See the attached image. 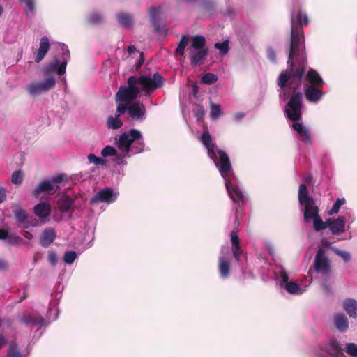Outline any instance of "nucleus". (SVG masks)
Segmentation results:
<instances>
[{
	"label": "nucleus",
	"mask_w": 357,
	"mask_h": 357,
	"mask_svg": "<svg viewBox=\"0 0 357 357\" xmlns=\"http://www.w3.org/2000/svg\"><path fill=\"white\" fill-rule=\"evenodd\" d=\"M307 15L299 10L291 15V45L287 64L289 70L282 71L278 79L280 99L284 102L291 98L285 108V114L292 121L291 127L298 141L306 146L312 144L310 128L299 120L301 118L302 93L296 92L301 86L307 66L303 26L308 24Z\"/></svg>",
	"instance_id": "obj_1"
},
{
	"label": "nucleus",
	"mask_w": 357,
	"mask_h": 357,
	"mask_svg": "<svg viewBox=\"0 0 357 357\" xmlns=\"http://www.w3.org/2000/svg\"><path fill=\"white\" fill-rule=\"evenodd\" d=\"M199 139L207 149L208 156L213 160L222 177L224 178L229 196L233 201L235 213L234 219L230 220L229 227L232 229L230 234L232 252L234 258L237 261H240L242 250L240 246V240L236 230L240 226L241 220L243 217L242 208L245 203V194L239 182L236 178H228L227 177L232 172L229 158L225 152L219 149L212 142V138L209 132L207 130H204Z\"/></svg>",
	"instance_id": "obj_2"
},
{
	"label": "nucleus",
	"mask_w": 357,
	"mask_h": 357,
	"mask_svg": "<svg viewBox=\"0 0 357 357\" xmlns=\"http://www.w3.org/2000/svg\"><path fill=\"white\" fill-rule=\"evenodd\" d=\"M164 79L158 72L152 75H132L128 79V86H121L116 94V112H127L132 121L143 122L146 119V110L140 101H135L139 95L149 96L163 86Z\"/></svg>",
	"instance_id": "obj_3"
},
{
	"label": "nucleus",
	"mask_w": 357,
	"mask_h": 357,
	"mask_svg": "<svg viewBox=\"0 0 357 357\" xmlns=\"http://www.w3.org/2000/svg\"><path fill=\"white\" fill-rule=\"evenodd\" d=\"M298 202L301 211L303 213L304 222H313V227L316 231H320L328 228L334 235L343 233L346 228V218L339 216L337 218H330L324 222L319 214V207L315 204L314 199L309 196L305 184H301L298 190Z\"/></svg>",
	"instance_id": "obj_4"
},
{
	"label": "nucleus",
	"mask_w": 357,
	"mask_h": 357,
	"mask_svg": "<svg viewBox=\"0 0 357 357\" xmlns=\"http://www.w3.org/2000/svg\"><path fill=\"white\" fill-rule=\"evenodd\" d=\"M118 149L123 157L142 153L144 149V137L142 132L135 128L121 134L116 141Z\"/></svg>",
	"instance_id": "obj_5"
},
{
	"label": "nucleus",
	"mask_w": 357,
	"mask_h": 357,
	"mask_svg": "<svg viewBox=\"0 0 357 357\" xmlns=\"http://www.w3.org/2000/svg\"><path fill=\"white\" fill-rule=\"evenodd\" d=\"M189 58L192 66H200L204 63L208 54L206 38L201 35L193 36L188 48Z\"/></svg>",
	"instance_id": "obj_6"
},
{
	"label": "nucleus",
	"mask_w": 357,
	"mask_h": 357,
	"mask_svg": "<svg viewBox=\"0 0 357 357\" xmlns=\"http://www.w3.org/2000/svg\"><path fill=\"white\" fill-rule=\"evenodd\" d=\"M277 282L289 294L301 295L307 289V286H301L294 281L289 282V274L282 266H276L273 270Z\"/></svg>",
	"instance_id": "obj_7"
},
{
	"label": "nucleus",
	"mask_w": 357,
	"mask_h": 357,
	"mask_svg": "<svg viewBox=\"0 0 357 357\" xmlns=\"http://www.w3.org/2000/svg\"><path fill=\"white\" fill-rule=\"evenodd\" d=\"M62 52L61 59L54 57L51 61L48 62L43 68V72L45 74L50 73H56L59 75L66 73V66L70 59V54L68 46L63 43H58Z\"/></svg>",
	"instance_id": "obj_8"
},
{
	"label": "nucleus",
	"mask_w": 357,
	"mask_h": 357,
	"mask_svg": "<svg viewBox=\"0 0 357 357\" xmlns=\"http://www.w3.org/2000/svg\"><path fill=\"white\" fill-rule=\"evenodd\" d=\"M317 357H345L338 341L331 338L319 344L314 350Z\"/></svg>",
	"instance_id": "obj_9"
},
{
	"label": "nucleus",
	"mask_w": 357,
	"mask_h": 357,
	"mask_svg": "<svg viewBox=\"0 0 357 357\" xmlns=\"http://www.w3.org/2000/svg\"><path fill=\"white\" fill-rule=\"evenodd\" d=\"M63 175H56L50 179L42 180L32 191L34 197H38L41 193L52 194L59 188V185L63 181Z\"/></svg>",
	"instance_id": "obj_10"
},
{
	"label": "nucleus",
	"mask_w": 357,
	"mask_h": 357,
	"mask_svg": "<svg viewBox=\"0 0 357 357\" xmlns=\"http://www.w3.org/2000/svg\"><path fill=\"white\" fill-rule=\"evenodd\" d=\"M56 79L50 75L43 81H34L26 86V90L31 96L41 95L54 88Z\"/></svg>",
	"instance_id": "obj_11"
},
{
	"label": "nucleus",
	"mask_w": 357,
	"mask_h": 357,
	"mask_svg": "<svg viewBox=\"0 0 357 357\" xmlns=\"http://www.w3.org/2000/svg\"><path fill=\"white\" fill-rule=\"evenodd\" d=\"M314 268L317 273L328 275L331 273V262L325 251L320 248L314 259Z\"/></svg>",
	"instance_id": "obj_12"
},
{
	"label": "nucleus",
	"mask_w": 357,
	"mask_h": 357,
	"mask_svg": "<svg viewBox=\"0 0 357 357\" xmlns=\"http://www.w3.org/2000/svg\"><path fill=\"white\" fill-rule=\"evenodd\" d=\"M119 192L110 188H105L101 189L91 198L90 203L94 204L96 203L104 202L110 204L114 202L118 197Z\"/></svg>",
	"instance_id": "obj_13"
},
{
	"label": "nucleus",
	"mask_w": 357,
	"mask_h": 357,
	"mask_svg": "<svg viewBox=\"0 0 357 357\" xmlns=\"http://www.w3.org/2000/svg\"><path fill=\"white\" fill-rule=\"evenodd\" d=\"M321 88V86L306 85L305 87V98L312 103L319 102L325 95Z\"/></svg>",
	"instance_id": "obj_14"
},
{
	"label": "nucleus",
	"mask_w": 357,
	"mask_h": 357,
	"mask_svg": "<svg viewBox=\"0 0 357 357\" xmlns=\"http://www.w3.org/2000/svg\"><path fill=\"white\" fill-rule=\"evenodd\" d=\"M333 324L335 328L340 333H346L349 328V318L343 312L334 314Z\"/></svg>",
	"instance_id": "obj_15"
},
{
	"label": "nucleus",
	"mask_w": 357,
	"mask_h": 357,
	"mask_svg": "<svg viewBox=\"0 0 357 357\" xmlns=\"http://www.w3.org/2000/svg\"><path fill=\"white\" fill-rule=\"evenodd\" d=\"M162 12V8L160 6L153 7L149 10V15L151 17V23L155 30L160 33H165L166 29L163 25H160L158 23V19Z\"/></svg>",
	"instance_id": "obj_16"
},
{
	"label": "nucleus",
	"mask_w": 357,
	"mask_h": 357,
	"mask_svg": "<svg viewBox=\"0 0 357 357\" xmlns=\"http://www.w3.org/2000/svg\"><path fill=\"white\" fill-rule=\"evenodd\" d=\"M342 307L350 318H357V300L346 298L342 301Z\"/></svg>",
	"instance_id": "obj_17"
},
{
	"label": "nucleus",
	"mask_w": 357,
	"mask_h": 357,
	"mask_svg": "<svg viewBox=\"0 0 357 357\" xmlns=\"http://www.w3.org/2000/svg\"><path fill=\"white\" fill-rule=\"evenodd\" d=\"M324 82L319 74L314 69H310L305 76V87L306 85L322 86Z\"/></svg>",
	"instance_id": "obj_18"
},
{
	"label": "nucleus",
	"mask_w": 357,
	"mask_h": 357,
	"mask_svg": "<svg viewBox=\"0 0 357 357\" xmlns=\"http://www.w3.org/2000/svg\"><path fill=\"white\" fill-rule=\"evenodd\" d=\"M33 212L37 217L41 220H44L50 215L52 207L50 203L47 202H42L34 206Z\"/></svg>",
	"instance_id": "obj_19"
},
{
	"label": "nucleus",
	"mask_w": 357,
	"mask_h": 357,
	"mask_svg": "<svg viewBox=\"0 0 357 357\" xmlns=\"http://www.w3.org/2000/svg\"><path fill=\"white\" fill-rule=\"evenodd\" d=\"M101 155L103 158L115 156L114 161L118 165H126V161L125 157H123V153L118 154L116 149L112 146H106L101 151Z\"/></svg>",
	"instance_id": "obj_20"
},
{
	"label": "nucleus",
	"mask_w": 357,
	"mask_h": 357,
	"mask_svg": "<svg viewBox=\"0 0 357 357\" xmlns=\"http://www.w3.org/2000/svg\"><path fill=\"white\" fill-rule=\"evenodd\" d=\"M13 213L16 220L17 225L19 227L22 229H28L29 224L27 221L29 220V217L21 207H17L13 211Z\"/></svg>",
	"instance_id": "obj_21"
},
{
	"label": "nucleus",
	"mask_w": 357,
	"mask_h": 357,
	"mask_svg": "<svg viewBox=\"0 0 357 357\" xmlns=\"http://www.w3.org/2000/svg\"><path fill=\"white\" fill-rule=\"evenodd\" d=\"M50 46L48 38L47 36L42 37L40 40L37 54L35 57V61L36 63L40 62L44 59L50 49Z\"/></svg>",
	"instance_id": "obj_22"
},
{
	"label": "nucleus",
	"mask_w": 357,
	"mask_h": 357,
	"mask_svg": "<svg viewBox=\"0 0 357 357\" xmlns=\"http://www.w3.org/2000/svg\"><path fill=\"white\" fill-rule=\"evenodd\" d=\"M218 271L221 278L226 279L229 276L230 265L228 256L222 255L220 257Z\"/></svg>",
	"instance_id": "obj_23"
},
{
	"label": "nucleus",
	"mask_w": 357,
	"mask_h": 357,
	"mask_svg": "<svg viewBox=\"0 0 357 357\" xmlns=\"http://www.w3.org/2000/svg\"><path fill=\"white\" fill-rule=\"evenodd\" d=\"M55 238L56 232L53 229H45L40 236V243L43 247L47 248L53 243Z\"/></svg>",
	"instance_id": "obj_24"
},
{
	"label": "nucleus",
	"mask_w": 357,
	"mask_h": 357,
	"mask_svg": "<svg viewBox=\"0 0 357 357\" xmlns=\"http://www.w3.org/2000/svg\"><path fill=\"white\" fill-rule=\"evenodd\" d=\"M20 321L26 326L30 324L40 326L47 325L45 320L41 316L24 315L21 317Z\"/></svg>",
	"instance_id": "obj_25"
},
{
	"label": "nucleus",
	"mask_w": 357,
	"mask_h": 357,
	"mask_svg": "<svg viewBox=\"0 0 357 357\" xmlns=\"http://www.w3.org/2000/svg\"><path fill=\"white\" fill-rule=\"evenodd\" d=\"M120 115L116 112L114 116H110L107 118V126L109 129L117 130L122 126L123 122L119 119Z\"/></svg>",
	"instance_id": "obj_26"
},
{
	"label": "nucleus",
	"mask_w": 357,
	"mask_h": 357,
	"mask_svg": "<svg viewBox=\"0 0 357 357\" xmlns=\"http://www.w3.org/2000/svg\"><path fill=\"white\" fill-rule=\"evenodd\" d=\"M118 22L124 27H130L133 24L132 16L126 13H121L117 15Z\"/></svg>",
	"instance_id": "obj_27"
},
{
	"label": "nucleus",
	"mask_w": 357,
	"mask_h": 357,
	"mask_svg": "<svg viewBox=\"0 0 357 357\" xmlns=\"http://www.w3.org/2000/svg\"><path fill=\"white\" fill-rule=\"evenodd\" d=\"M189 43V36L183 35L181 37V39L178 45L177 48L176 49L175 54L176 55L183 56L185 54V50L188 45Z\"/></svg>",
	"instance_id": "obj_28"
},
{
	"label": "nucleus",
	"mask_w": 357,
	"mask_h": 357,
	"mask_svg": "<svg viewBox=\"0 0 357 357\" xmlns=\"http://www.w3.org/2000/svg\"><path fill=\"white\" fill-rule=\"evenodd\" d=\"M346 203L344 198H338L333 204V207L328 211L329 215H333L339 212L340 207Z\"/></svg>",
	"instance_id": "obj_29"
},
{
	"label": "nucleus",
	"mask_w": 357,
	"mask_h": 357,
	"mask_svg": "<svg viewBox=\"0 0 357 357\" xmlns=\"http://www.w3.org/2000/svg\"><path fill=\"white\" fill-rule=\"evenodd\" d=\"M221 107L220 105L213 104L211 105L210 116L212 120H217L221 115Z\"/></svg>",
	"instance_id": "obj_30"
},
{
	"label": "nucleus",
	"mask_w": 357,
	"mask_h": 357,
	"mask_svg": "<svg viewBox=\"0 0 357 357\" xmlns=\"http://www.w3.org/2000/svg\"><path fill=\"white\" fill-rule=\"evenodd\" d=\"M332 250L338 256H340L344 262H349L351 259V255L350 252L340 250L335 247L332 248Z\"/></svg>",
	"instance_id": "obj_31"
},
{
	"label": "nucleus",
	"mask_w": 357,
	"mask_h": 357,
	"mask_svg": "<svg viewBox=\"0 0 357 357\" xmlns=\"http://www.w3.org/2000/svg\"><path fill=\"white\" fill-rule=\"evenodd\" d=\"M218 80V76L211 73H205L202 77V83L205 84H213Z\"/></svg>",
	"instance_id": "obj_32"
},
{
	"label": "nucleus",
	"mask_w": 357,
	"mask_h": 357,
	"mask_svg": "<svg viewBox=\"0 0 357 357\" xmlns=\"http://www.w3.org/2000/svg\"><path fill=\"white\" fill-rule=\"evenodd\" d=\"M214 47L215 49H218L222 54H226L229 52V41L226 40L222 43H215Z\"/></svg>",
	"instance_id": "obj_33"
},
{
	"label": "nucleus",
	"mask_w": 357,
	"mask_h": 357,
	"mask_svg": "<svg viewBox=\"0 0 357 357\" xmlns=\"http://www.w3.org/2000/svg\"><path fill=\"white\" fill-rule=\"evenodd\" d=\"M24 175L20 170L15 171L11 176V182L15 185H20L23 181Z\"/></svg>",
	"instance_id": "obj_34"
},
{
	"label": "nucleus",
	"mask_w": 357,
	"mask_h": 357,
	"mask_svg": "<svg viewBox=\"0 0 357 357\" xmlns=\"http://www.w3.org/2000/svg\"><path fill=\"white\" fill-rule=\"evenodd\" d=\"M70 199H62L59 201V208L63 212H66L72 206Z\"/></svg>",
	"instance_id": "obj_35"
},
{
	"label": "nucleus",
	"mask_w": 357,
	"mask_h": 357,
	"mask_svg": "<svg viewBox=\"0 0 357 357\" xmlns=\"http://www.w3.org/2000/svg\"><path fill=\"white\" fill-rule=\"evenodd\" d=\"M7 357H22V354L15 344L9 346Z\"/></svg>",
	"instance_id": "obj_36"
},
{
	"label": "nucleus",
	"mask_w": 357,
	"mask_h": 357,
	"mask_svg": "<svg viewBox=\"0 0 357 357\" xmlns=\"http://www.w3.org/2000/svg\"><path fill=\"white\" fill-rule=\"evenodd\" d=\"M77 258V253L74 251H67L64 253L63 260L66 264H71Z\"/></svg>",
	"instance_id": "obj_37"
},
{
	"label": "nucleus",
	"mask_w": 357,
	"mask_h": 357,
	"mask_svg": "<svg viewBox=\"0 0 357 357\" xmlns=\"http://www.w3.org/2000/svg\"><path fill=\"white\" fill-rule=\"evenodd\" d=\"M346 352L351 357H357V344L355 343H347Z\"/></svg>",
	"instance_id": "obj_38"
},
{
	"label": "nucleus",
	"mask_w": 357,
	"mask_h": 357,
	"mask_svg": "<svg viewBox=\"0 0 357 357\" xmlns=\"http://www.w3.org/2000/svg\"><path fill=\"white\" fill-rule=\"evenodd\" d=\"M26 6V15L28 17H32L35 15L36 6H35V1H29L28 3H24Z\"/></svg>",
	"instance_id": "obj_39"
},
{
	"label": "nucleus",
	"mask_w": 357,
	"mask_h": 357,
	"mask_svg": "<svg viewBox=\"0 0 357 357\" xmlns=\"http://www.w3.org/2000/svg\"><path fill=\"white\" fill-rule=\"evenodd\" d=\"M88 160L90 163H93L95 165H105V162L103 159L96 156L93 153H90L88 155Z\"/></svg>",
	"instance_id": "obj_40"
},
{
	"label": "nucleus",
	"mask_w": 357,
	"mask_h": 357,
	"mask_svg": "<svg viewBox=\"0 0 357 357\" xmlns=\"http://www.w3.org/2000/svg\"><path fill=\"white\" fill-rule=\"evenodd\" d=\"M102 20V16L98 13H93L89 16V21L91 24H96L101 22Z\"/></svg>",
	"instance_id": "obj_41"
},
{
	"label": "nucleus",
	"mask_w": 357,
	"mask_h": 357,
	"mask_svg": "<svg viewBox=\"0 0 357 357\" xmlns=\"http://www.w3.org/2000/svg\"><path fill=\"white\" fill-rule=\"evenodd\" d=\"M59 315V311L58 309L54 308V309H50L47 313V319L50 321H54L57 319Z\"/></svg>",
	"instance_id": "obj_42"
},
{
	"label": "nucleus",
	"mask_w": 357,
	"mask_h": 357,
	"mask_svg": "<svg viewBox=\"0 0 357 357\" xmlns=\"http://www.w3.org/2000/svg\"><path fill=\"white\" fill-rule=\"evenodd\" d=\"M48 261L49 262L53 265L55 266L57 263V255L55 252L51 251L48 253Z\"/></svg>",
	"instance_id": "obj_43"
},
{
	"label": "nucleus",
	"mask_w": 357,
	"mask_h": 357,
	"mask_svg": "<svg viewBox=\"0 0 357 357\" xmlns=\"http://www.w3.org/2000/svg\"><path fill=\"white\" fill-rule=\"evenodd\" d=\"M267 56L268 59L273 62L275 63L276 61V54L274 51V50L271 47L268 48L267 50Z\"/></svg>",
	"instance_id": "obj_44"
},
{
	"label": "nucleus",
	"mask_w": 357,
	"mask_h": 357,
	"mask_svg": "<svg viewBox=\"0 0 357 357\" xmlns=\"http://www.w3.org/2000/svg\"><path fill=\"white\" fill-rule=\"evenodd\" d=\"M245 116V114L243 112H237V113H235L233 116V119L234 121H241Z\"/></svg>",
	"instance_id": "obj_45"
},
{
	"label": "nucleus",
	"mask_w": 357,
	"mask_h": 357,
	"mask_svg": "<svg viewBox=\"0 0 357 357\" xmlns=\"http://www.w3.org/2000/svg\"><path fill=\"white\" fill-rule=\"evenodd\" d=\"M266 250L267 252H268V254L271 255V256H273L274 253H275V248H274V246L271 244V243H266Z\"/></svg>",
	"instance_id": "obj_46"
},
{
	"label": "nucleus",
	"mask_w": 357,
	"mask_h": 357,
	"mask_svg": "<svg viewBox=\"0 0 357 357\" xmlns=\"http://www.w3.org/2000/svg\"><path fill=\"white\" fill-rule=\"evenodd\" d=\"M6 197V192L4 188L0 186V204L2 203Z\"/></svg>",
	"instance_id": "obj_47"
},
{
	"label": "nucleus",
	"mask_w": 357,
	"mask_h": 357,
	"mask_svg": "<svg viewBox=\"0 0 357 357\" xmlns=\"http://www.w3.org/2000/svg\"><path fill=\"white\" fill-rule=\"evenodd\" d=\"M27 223L29 224V227L31 226V227H38L39 225L38 220L35 218H29Z\"/></svg>",
	"instance_id": "obj_48"
},
{
	"label": "nucleus",
	"mask_w": 357,
	"mask_h": 357,
	"mask_svg": "<svg viewBox=\"0 0 357 357\" xmlns=\"http://www.w3.org/2000/svg\"><path fill=\"white\" fill-rule=\"evenodd\" d=\"M8 238V233L7 231L3 229H0V239L5 240Z\"/></svg>",
	"instance_id": "obj_49"
},
{
	"label": "nucleus",
	"mask_w": 357,
	"mask_h": 357,
	"mask_svg": "<svg viewBox=\"0 0 357 357\" xmlns=\"http://www.w3.org/2000/svg\"><path fill=\"white\" fill-rule=\"evenodd\" d=\"M139 56H140V59H139V61L137 62V63L136 64V69L139 68L141 67L142 63L144 62L143 53L142 52L139 53Z\"/></svg>",
	"instance_id": "obj_50"
},
{
	"label": "nucleus",
	"mask_w": 357,
	"mask_h": 357,
	"mask_svg": "<svg viewBox=\"0 0 357 357\" xmlns=\"http://www.w3.org/2000/svg\"><path fill=\"white\" fill-rule=\"evenodd\" d=\"M127 51H128V53L129 54H132V53L135 52V51H136V47H135V45H130V46L128 47Z\"/></svg>",
	"instance_id": "obj_51"
},
{
	"label": "nucleus",
	"mask_w": 357,
	"mask_h": 357,
	"mask_svg": "<svg viewBox=\"0 0 357 357\" xmlns=\"http://www.w3.org/2000/svg\"><path fill=\"white\" fill-rule=\"evenodd\" d=\"M6 343H7L6 339L3 336L0 335V348H1Z\"/></svg>",
	"instance_id": "obj_52"
},
{
	"label": "nucleus",
	"mask_w": 357,
	"mask_h": 357,
	"mask_svg": "<svg viewBox=\"0 0 357 357\" xmlns=\"http://www.w3.org/2000/svg\"><path fill=\"white\" fill-rule=\"evenodd\" d=\"M19 241H20V238H18V237L14 238H9L8 239V242L11 245H14L15 243H17Z\"/></svg>",
	"instance_id": "obj_53"
},
{
	"label": "nucleus",
	"mask_w": 357,
	"mask_h": 357,
	"mask_svg": "<svg viewBox=\"0 0 357 357\" xmlns=\"http://www.w3.org/2000/svg\"><path fill=\"white\" fill-rule=\"evenodd\" d=\"M6 267H7V264L3 260H0V271L6 268Z\"/></svg>",
	"instance_id": "obj_54"
},
{
	"label": "nucleus",
	"mask_w": 357,
	"mask_h": 357,
	"mask_svg": "<svg viewBox=\"0 0 357 357\" xmlns=\"http://www.w3.org/2000/svg\"><path fill=\"white\" fill-rule=\"evenodd\" d=\"M312 179V176H308L305 178V181L307 183H310Z\"/></svg>",
	"instance_id": "obj_55"
},
{
	"label": "nucleus",
	"mask_w": 357,
	"mask_h": 357,
	"mask_svg": "<svg viewBox=\"0 0 357 357\" xmlns=\"http://www.w3.org/2000/svg\"><path fill=\"white\" fill-rule=\"evenodd\" d=\"M225 249L227 250V251L229 250V248L228 247H226ZM224 250H225V248H222V251H221L222 254L223 253Z\"/></svg>",
	"instance_id": "obj_56"
},
{
	"label": "nucleus",
	"mask_w": 357,
	"mask_h": 357,
	"mask_svg": "<svg viewBox=\"0 0 357 357\" xmlns=\"http://www.w3.org/2000/svg\"><path fill=\"white\" fill-rule=\"evenodd\" d=\"M2 13H3V8H2V6L0 5V16L2 15Z\"/></svg>",
	"instance_id": "obj_57"
},
{
	"label": "nucleus",
	"mask_w": 357,
	"mask_h": 357,
	"mask_svg": "<svg viewBox=\"0 0 357 357\" xmlns=\"http://www.w3.org/2000/svg\"><path fill=\"white\" fill-rule=\"evenodd\" d=\"M26 238H27L28 240H31V238L30 237H28V236H25Z\"/></svg>",
	"instance_id": "obj_58"
},
{
	"label": "nucleus",
	"mask_w": 357,
	"mask_h": 357,
	"mask_svg": "<svg viewBox=\"0 0 357 357\" xmlns=\"http://www.w3.org/2000/svg\"><path fill=\"white\" fill-rule=\"evenodd\" d=\"M199 114L203 115L202 112H199Z\"/></svg>",
	"instance_id": "obj_59"
},
{
	"label": "nucleus",
	"mask_w": 357,
	"mask_h": 357,
	"mask_svg": "<svg viewBox=\"0 0 357 357\" xmlns=\"http://www.w3.org/2000/svg\"><path fill=\"white\" fill-rule=\"evenodd\" d=\"M199 114L203 115L202 112H199Z\"/></svg>",
	"instance_id": "obj_60"
}]
</instances>
